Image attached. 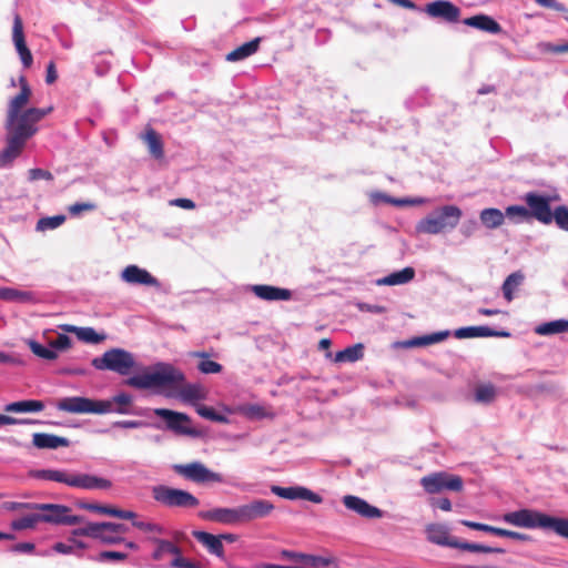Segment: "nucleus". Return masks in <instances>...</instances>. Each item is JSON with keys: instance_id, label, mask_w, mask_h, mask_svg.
Wrapping results in <instances>:
<instances>
[{"instance_id": "32", "label": "nucleus", "mask_w": 568, "mask_h": 568, "mask_svg": "<svg viewBox=\"0 0 568 568\" xmlns=\"http://www.w3.org/2000/svg\"><path fill=\"white\" fill-rule=\"evenodd\" d=\"M414 277H415V270L410 266H407L400 271L390 273L389 275H387L383 278H379L377 281V284L378 285H387V286L403 285V284L410 282Z\"/></svg>"}, {"instance_id": "10", "label": "nucleus", "mask_w": 568, "mask_h": 568, "mask_svg": "<svg viewBox=\"0 0 568 568\" xmlns=\"http://www.w3.org/2000/svg\"><path fill=\"white\" fill-rule=\"evenodd\" d=\"M420 485L428 494H438L444 489L462 491L464 483L460 476L446 471L433 473L420 479Z\"/></svg>"}, {"instance_id": "15", "label": "nucleus", "mask_w": 568, "mask_h": 568, "mask_svg": "<svg viewBox=\"0 0 568 568\" xmlns=\"http://www.w3.org/2000/svg\"><path fill=\"white\" fill-rule=\"evenodd\" d=\"M425 12L432 18H438L449 23L458 22L460 18V9L448 0L427 3Z\"/></svg>"}, {"instance_id": "40", "label": "nucleus", "mask_w": 568, "mask_h": 568, "mask_svg": "<svg viewBox=\"0 0 568 568\" xmlns=\"http://www.w3.org/2000/svg\"><path fill=\"white\" fill-rule=\"evenodd\" d=\"M363 345L356 344L349 346L335 355V362H356L363 357Z\"/></svg>"}, {"instance_id": "61", "label": "nucleus", "mask_w": 568, "mask_h": 568, "mask_svg": "<svg viewBox=\"0 0 568 568\" xmlns=\"http://www.w3.org/2000/svg\"><path fill=\"white\" fill-rule=\"evenodd\" d=\"M36 423L29 418H16L8 415L0 414V425H16V424H33Z\"/></svg>"}, {"instance_id": "34", "label": "nucleus", "mask_w": 568, "mask_h": 568, "mask_svg": "<svg viewBox=\"0 0 568 568\" xmlns=\"http://www.w3.org/2000/svg\"><path fill=\"white\" fill-rule=\"evenodd\" d=\"M480 222L487 229H497L501 226L505 222V213H503L499 209H484L479 214Z\"/></svg>"}, {"instance_id": "41", "label": "nucleus", "mask_w": 568, "mask_h": 568, "mask_svg": "<svg viewBox=\"0 0 568 568\" xmlns=\"http://www.w3.org/2000/svg\"><path fill=\"white\" fill-rule=\"evenodd\" d=\"M0 300L30 302L32 301V293L10 287H0Z\"/></svg>"}, {"instance_id": "27", "label": "nucleus", "mask_w": 568, "mask_h": 568, "mask_svg": "<svg viewBox=\"0 0 568 568\" xmlns=\"http://www.w3.org/2000/svg\"><path fill=\"white\" fill-rule=\"evenodd\" d=\"M32 444L39 449H57L59 447H68L70 442L65 437L48 433H34Z\"/></svg>"}, {"instance_id": "45", "label": "nucleus", "mask_w": 568, "mask_h": 568, "mask_svg": "<svg viewBox=\"0 0 568 568\" xmlns=\"http://www.w3.org/2000/svg\"><path fill=\"white\" fill-rule=\"evenodd\" d=\"M195 409H196V413L205 419L222 423V424H226L229 422L226 416L216 413L213 407L196 404Z\"/></svg>"}, {"instance_id": "31", "label": "nucleus", "mask_w": 568, "mask_h": 568, "mask_svg": "<svg viewBox=\"0 0 568 568\" xmlns=\"http://www.w3.org/2000/svg\"><path fill=\"white\" fill-rule=\"evenodd\" d=\"M281 556L284 559L292 560L295 562H301V564H304V565L311 566V567L327 566L329 564V560L325 559L323 557H315V556H311V555H306V554H302V552L290 551V550H283L281 552Z\"/></svg>"}, {"instance_id": "3", "label": "nucleus", "mask_w": 568, "mask_h": 568, "mask_svg": "<svg viewBox=\"0 0 568 568\" xmlns=\"http://www.w3.org/2000/svg\"><path fill=\"white\" fill-rule=\"evenodd\" d=\"M132 396L126 393L115 395L111 400L92 399L88 397H64L57 404V408L71 414H129Z\"/></svg>"}, {"instance_id": "28", "label": "nucleus", "mask_w": 568, "mask_h": 568, "mask_svg": "<svg viewBox=\"0 0 568 568\" xmlns=\"http://www.w3.org/2000/svg\"><path fill=\"white\" fill-rule=\"evenodd\" d=\"M143 142L146 144L149 153L155 160L164 159V144L161 135L153 129L148 128L142 135Z\"/></svg>"}, {"instance_id": "43", "label": "nucleus", "mask_w": 568, "mask_h": 568, "mask_svg": "<svg viewBox=\"0 0 568 568\" xmlns=\"http://www.w3.org/2000/svg\"><path fill=\"white\" fill-rule=\"evenodd\" d=\"M496 397V388L493 384H483L476 387L475 399L478 403L489 404Z\"/></svg>"}, {"instance_id": "22", "label": "nucleus", "mask_w": 568, "mask_h": 568, "mask_svg": "<svg viewBox=\"0 0 568 568\" xmlns=\"http://www.w3.org/2000/svg\"><path fill=\"white\" fill-rule=\"evenodd\" d=\"M121 277L129 284H140L146 286L159 285V282L154 276H152L146 270L140 268L136 265L126 266L122 271Z\"/></svg>"}, {"instance_id": "25", "label": "nucleus", "mask_w": 568, "mask_h": 568, "mask_svg": "<svg viewBox=\"0 0 568 568\" xmlns=\"http://www.w3.org/2000/svg\"><path fill=\"white\" fill-rule=\"evenodd\" d=\"M463 23L491 34H498L503 31L501 26L494 18L484 13L466 18Z\"/></svg>"}, {"instance_id": "51", "label": "nucleus", "mask_w": 568, "mask_h": 568, "mask_svg": "<svg viewBox=\"0 0 568 568\" xmlns=\"http://www.w3.org/2000/svg\"><path fill=\"white\" fill-rule=\"evenodd\" d=\"M79 506H80V508L85 509V510H90V511H94V513H99V514H103V515H109L112 517L115 516L116 508L112 507V506L89 504V503H81V504H79Z\"/></svg>"}, {"instance_id": "11", "label": "nucleus", "mask_w": 568, "mask_h": 568, "mask_svg": "<svg viewBox=\"0 0 568 568\" xmlns=\"http://www.w3.org/2000/svg\"><path fill=\"white\" fill-rule=\"evenodd\" d=\"M154 415L165 420L166 428L178 435L197 436L199 432L192 427V420L189 415L174 412L168 408H155Z\"/></svg>"}, {"instance_id": "4", "label": "nucleus", "mask_w": 568, "mask_h": 568, "mask_svg": "<svg viewBox=\"0 0 568 568\" xmlns=\"http://www.w3.org/2000/svg\"><path fill=\"white\" fill-rule=\"evenodd\" d=\"M505 523L516 527L523 528H541L545 530H551L558 536L568 539V519L549 516L547 514L532 510V509H520L511 513H507L503 516Z\"/></svg>"}, {"instance_id": "64", "label": "nucleus", "mask_w": 568, "mask_h": 568, "mask_svg": "<svg viewBox=\"0 0 568 568\" xmlns=\"http://www.w3.org/2000/svg\"><path fill=\"white\" fill-rule=\"evenodd\" d=\"M534 1L544 8L554 9L556 11H565L566 10L565 6L557 2L556 0H534Z\"/></svg>"}, {"instance_id": "33", "label": "nucleus", "mask_w": 568, "mask_h": 568, "mask_svg": "<svg viewBox=\"0 0 568 568\" xmlns=\"http://www.w3.org/2000/svg\"><path fill=\"white\" fill-rule=\"evenodd\" d=\"M44 408V404L41 400L28 399L13 402L6 405L4 410L8 413H34L41 412Z\"/></svg>"}, {"instance_id": "37", "label": "nucleus", "mask_w": 568, "mask_h": 568, "mask_svg": "<svg viewBox=\"0 0 568 568\" xmlns=\"http://www.w3.org/2000/svg\"><path fill=\"white\" fill-rule=\"evenodd\" d=\"M538 335H554L568 332V320H556L538 325L535 329Z\"/></svg>"}, {"instance_id": "23", "label": "nucleus", "mask_w": 568, "mask_h": 568, "mask_svg": "<svg viewBox=\"0 0 568 568\" xmlns=\"http://www.w3.org/2000/svg\"><path fill=\"white\" fill-rule=\"evenodd\" d=\"M455 336L457 338L509 337L510 333L506 331H495L488 326H468L456 329Z\"/></svg>"}, {"instance_id": "14", "label": "nucleus", "mask_w": 568, "mask_h": 568, "mask_svg": "<svg viewBox=\"0 0 568 568\" xmlns=\"http://www.w3.org/2000/svg\"><path fill=\"white\" fill-rule=\"evenodd\" d=\"M12 41L23 67L29 69L33 63V57L27 45L23 31V22L18 13H16L13 17Z\"/></svg>"}, {"instance_id": "13", "label": "nucleus", "mask_w": 568, "mask_h": 568, "mask_svg": "<svg viewBox=\"0 0 568 568\" xmlns=\"http://www.w3.org/2000/svg\"><path fill=\"white\" fill-rule=\"evenodd\" d=\"M274 510V505L266 499H254L251 503L237 506L240 524L265 518Z\"/></svg>"}, {"instance_id": "44", "label": "nucleus", "mask_w": 568, "mask_h": 568, "mask_svg": "<svg viewBox=\"0 0 568 568\" xmlns=\"http://www.w3.org/2000/svg\"><path fill=\"white\" fill-rule=\"evenodd\" d=\"M505 216L513 220L515 223L529 222V214L527 206L510 205L506 207Z\"/></svg>"}, {"instance_id": "29", "label": "nucleus", "mask_w": 568, "mask_h": 568, "mask_svg": "<svg viewBox=\"0 0 568 568\" xmlns=\"http://www.w3.org/2000/svg\"><path fill=\"white\" fill-rule=\"evenodd\" d=\"M73 473L62 469H37L30 476L38 479L55 481L71 487Z\"/></svg>"}, {"instance_id": "54", "label": "nucleus", "mask_w": 568, "mask_h": 568, "mask_svg": "<svg viewBox=\"0 0 568 568\" xmlns=\"http://www.w3.org/2000/svg\"><path fill=\"white\" fill-rule=\"evenodd\" d=\"M133 526L139 528L140 530L145 531V532H152V534H159V535H162L164 532V529L160 525H156L153 523L134 521Z\"/></svg>"}, {"instance_id": "5", "label": "nucleus", "mask_w": 568, "mask_h": 568, "mask_svg": "<svg viewBox=\"0 0 568 568\" xmlns=\"http://www.w3.org/2000/svg\"><path fill=\"white\" fill-rule=\"evenodd\" d=\"M91 365L98 371H110L121 376L136 371L134 355L124 348L108 349L101 356L94 357Z\"/></svg>"}, {"instance_id": "2", "label": "nucleus", "mask_w": 568, "mask_h": 568, "mask_svg": "<svg viewBox=\"0 0 568 568\" xmlns=\"http://www.w3.org/2000/svg\"><path fill=\"white\" fill-rule=\"evenodd\" d=\"M125 385L139 389L174 387L182 400L194 403L206 398V390L200 384H186L184 373L171 364L159 363L152 372L129 377Z\"/></svg>"}, {"instance_id": "18", "label": "nucleus", "mask_w": 568, "mask_h": 568, "mask_svg": "<svg viewBox=\"0 0 568 568\" xmlns=\"http://www.w3.org/2000/svg\"><path fill=\"white\" fill-rule=\"evenodd\" d=\"M72 534L74 536H88L91 538H95L106 545H115L124 541V539L121 536L113 532H109L103 528L98 527V525H94V523H90L85 527L74 529Z\"/></svg>"}, {"instance_id": "56", "label": "nucleus", "mask_w": 568, "mask_h": 568, "mask_svg": "<svg viewBox=\"0 0 568 568\" xmlns=\"http://www.w3.org/2000/svg\"><path fill=\"white\" fill-rule=\"evenodd\" d=\"M29 179L31 181H38V180H52L53 175L50 171L43 170V169H31L29 170Z\"/></svg>"}, {"instance_id": "16", "label": "nucleus", "mask_w": 568, "mask_h": 568, "mask_svg": "<svg viewBox=\"0 0 568 568\" xmlns=\"http://www.w3.org/2000/svg\"><path fill=\"white\" fill-rule=\"evenodd\" d=\"M271 491L278 497L290 500L304 499L314 504H321L323 501V497L321 495L302 486L281 487L273 485L271 487Z\"/></svg>"}, {"instance_id": "21", "label": "nucleus", "mask_w": 568, "mask_h": 568, "mask_svg": "<svg viewBox=\"0 0 568 568\" xmlns=\"http://www.w3.org/2000/svg\"><path fill=\"white\" fill-rule=\"evenodd\" d=\"M112 483L102 477H98L90 474L73 473L71 487L81 489H109Z\"/></svg>"}, {"instance_id": "63", "label": "nucleus", "mask_w": 568, "mask_h": 568, "mask_svg": "<svg viewBox=\"0 0 568 568\" xmlns=\"http://www.w3.org/2000/svg\"><path fill=\"white\" fill-rule=\"evenodd\" d=\"M36 546L32 542H19L13 545L10 550L13 552H23V554H31L33 552Z\"/></svg>"}, {"instance_id": "50", "label": "nucleus", "mask_w": 568, "mask_h": 568, "mask_svg": "<svg viewBox=\"0 0 568 568\" xmlns=\"http://www.w3.org/2000/svg\"><path fill=\"white\" fill-rule=\"evenodd\" d=\"M554 221L557 226L568 232V206L559 205L554 210Z\"/></svg>"}, {"instance_id": "35", "label": "nucleus", "mask_w": 568, "mask_h": 568, "mask_svg": "<svg viewBox=\"0 0 568 568\" xmlns=\"http://www.w3.org/2000/svg\"><path fill=\"white\" fill-rule=\"evenodd\" d=\"M192 356L200 358L197 369L202 374H219L223 369V366L220 363L210 359V355L205 352H194Z\"/></svg>"}, {"instance_id": "9", "label": "nucleus", "mask_w": 568, "mask_h": 568, "mask_svg": "<svg viewBox=\"0 0 568 568\" xmlns=\"http://www.w3.org/2000/svg\"><path fill=\"white\" fill-rule=\"evenodd\" d=\"M40 523L52 525H77L83 521L81 516L71 515V508L60 504H37Z\"/></svg>"}, {"instance_id": "57", "label": "nucleus", "mask_w": 568, "mask_h": 568, "mask_svg": "<svg viewBox=\"0 0 568 568\" xmlns=\"http://www.w3.org/2000/svg\"><path fill=\"white\" fill-rule=\"evenodd\" d=\"M94 525H98V527L103 528L104 530L113 534H122L125 532L126 528L123 524H115V523H94Z\"/></svg>"}, {"instance_id": "60", "label": "nucleus", "mask_w": 568, "mask_h": 568, "mask_svg": "<svg viewBox=\"0 0 568 568\" xmlns=\"http://www.w3.org/2000/svg\"><path fill=\"white\" fill-rule=\"evenodd\" d=\"M94 209H95V205L93 203H90V202L74 203V204L69 206V213L71 215H78L81 212L93 211Z\"/></svg>"}, {"instance_id": "48", "label": "nucleus", "mask_w": 568, "mask_h": 568, "mask_svg": "<svg viewBox=\"0 0 568 568\" xmlns=\"http://www.w3.org/2000/svg\"><path fill=\"white\" fill-rule=\"evenodd\" d=\"M28 345H29L31 352L40 358L53 361L58 357V354L55 351L41 345L37 341L31 339L28 342Z\"/></svg>"}, {"instance_id": "46", "label": "nucleus", "mask_w": 568, "mask_h": 568, "mask_svg": "<svg viewBox=\"0 0 568 568\" xmlns=\"http://www.w3.org/2000/svg\"><path fill=\"white\" fill-rule=\"evenodd\" d=\"M458 549L471 551V552H486V554H503L505 550L501 548H494L489 546H484L480 544H473L467 541H458Z\"/></svg>"}, {"instance_id": "12", "label": "nucleus", "mask_w": 568, "mask_h": 568, "mask_svg": "<svg viewBox=\"0 0 568 568\" xmlns=\"http://www.w3.org/2000/svg\"><path fill=\"white\" fill-rule=\"evenodd\" d=\"M525 203L528 209L529 219L548 225L554 221V211H551L550 199L546 195L528 192L525 194Z\"/></svg>"}, {"instance_id": "24", "label": "nucleus", "mask_w": 568, "mask_h": 568, "mask_svg": "<svg viewBox=\"0 0 568 568\" xmlns=\"http://www.w3.org/2000/svg\"><path fill=\"white\" fill-rule=\"evenodd\" d=\"M252 292L264 301H288L292 297L290 290L265 284L253 285Z\"/></svg>"}, {"instance_id": "8", "label": "nucleus", "mask_w": 568, "mask_h": 568, "mask_svg": "<svg viewBox=\"0 0 568 568\" xmlns=\"http://www.w3.org/2000/svg\"><path fill=\"white\" fill-rule=\"evenodd\" d=\"M173 470L183 478L195 484H221L224 481L220 473L209 469L200 462H192L189 464H175Z\"/></svg>"}, {"instance_id": "7", "label": "nucleus", "mask_w": 568, "mask_h": 568, "mask_svg": "<svg viewBox=\"0 0 568 568\" xmlns=\"http://www.w3.org/2000/svg\"><path fill=\"white\" fill-rule=\"evenodd\" d=\"M152 497L166 507L195 508L200 505V500L191 493L165 485L154 486Z\"/></svg>"}, {"instance_id": "47", "label": "nucleus", "mask_w": 568, "mask_h": 568, "mask_svg": "<svg viewBox=\"0 0 568 568\" xmlns=\"http://www.w3.org/2000/svg\"><path fill=\"white\" fill-rule=\"evenodd\" d=\"M78 338L84 343L99 344L105 341L104 334H99L92 327H80Z\"/></svg>"}, {"instance_id": "59", "label": "nucleus", "mask_w": 568, "mask_h": 568, "mask_svg": "<svg viewBox=\"0 0 568 568\" xmlns=\"http://www.w3.org/2000/svg\"><path fill=\"white\" fill-rule=\"evenodd\" d=\"M244 413L252 418H263L266 416L265 408L260 405H248L244 408Z\"/></svg>"}, {"instance_id": "20", "label": "nucleus", "mask_w": 568, "mask_h": 568, "mask_svg": "<svg viewBox=\"0 0 568 568\" xmlns=\"http://www.w3.org/2000/svg\"><path fill=\"white\" fill-rule=\"evenodd\" d=\"M427 539L436 545L457 548L458 539L450 536L448 528L442 524H430L426 527Z\"/></svg>"}, {"instance_id": "6", "label": "nucleus", "mask_w": 568, "mask_h": 568, "mask_svg": "<svg viewBox=\"0 0 568 568\" xmlns=\"http://www.w3.org/2000/svg\"><path fill=\"white\" fill-rule=\"evenodd\" d=\"M462 217V210L456 205H445L420 220L416 225L417 233L438 234L453 230Z\"/></svg>"}, {"instance_id": "52", "label": "nucleus", "mask_w": 568, "mask_h": 568, "mask_svg": "<svg viewBox=\"0 0 568 568\" xmlns=\"http://www.w3.org/2000/svg\"><path fill=\"white\" fill-rule=\"evenodd\" d=\"M126 558H128V554H125V552L114 551V550H104L98 555L97 560L101 561V562L109 561V560L124 561Z\"/></svg>"}, {"instance_id": "62", "label": "nucleus", "mask_w": 568, "mask_h": 568, "mask_svg": "<svg viewBox=\"0 0 568 568\" xmlns=\"http://www.w3.org/2000/svg\"><path fill=\"white\" fill-rule=\"evenodd\" d=\"M171 567H173V568H201L200 565L183 558L181 556V554L172 560Z\"/></svg>"}, {"instance_id": "39", "label": "nucleus", "mask_w": 568, "mask_h": 568, "mask_svg": "<svg viewBox=\"0 0 568 568\" xmlns=\"http://www.w3.org/2000/svg\"><path fill=\"white\" fill-rule=\"evenodd\" d=\"M152 541L156 545V549L152 555L154 560H161L164 554H172L175 557L181 554V549L169 540L153 538Z\"/></svg>"}, {"instance_id": "58", "label": "nucleus", "mask_w": 568, "mask_h": 568, "mask_svg": "<svg viewBox=\"0 0 568 568\" xmlns=\"http://www.w3.org/2000/svg\"><path fill=\"white\" fill-rule=\"evenodd\" d=\"M497 536H499V537H507V538H511V539H516V540H521V541L530 540V537L528 535H525V534H521V532H518V531H513V530L504 529V528H499Z\"/></svg>"}, {"instance_id": "36", "label": "nucleus", "mask_w": 568, "mask_h": 568, "mask_svg": "<svg viewBox=\"0 0 568 568\" xmlns=\"http://www.w3.org/2000/svg\"><path fill=\"white\" fill-rule=\"evenodd\" d=\"M448 336H449L448 331L437 332V333H433L429 335L414 337V338L405 342V346H407V347L427 346V345L439 343V342L446 339Z\"/></svg>"}, {"instance_id": "26", "label": "nucleus", "mask_w": 568, "mask_h": 568, "mask_svg": "<svg viewBox=\"0 0 568 568\" xmlns=\"http://www.w3.org/2000/svg\"><path fill=\"white\" fill-rule=\"evenodd\" d=\"M193 537L202 544L210 554L215 555L216 557L224 559V546L221 542V537L219 535H213L206 531L194 530L192 532Z\"/></svg>"}, {"instance_id": "53", "label": "nucleus", "mask_w": 568, "mask_h": 568, "mask_svg": "<svg viewBox=\"0 0 568 568\" xmlns=\"http://www.w3.org/2000/svg\"><path fill=\"white\" fill-rule=\"evenodd\" d=\"M37 503H17V501H6L2 504V508L8 511H16L22 509L36 510Z\"/></svg>"}, {"instance_id": "55", "label": "nucleus", "mask_w": 568, "mask_h": 568, "mask_svg": "<svg viewBox=\"0 0 568 568\" xmlns=\"http://www.w3.org/2000/svg\"><path fill=\"white\" fill-rule=\"evenodd\" d=\"M50 346L55 349H68L71 346V338L65 334H59L54 341L50 342Z\"/></svg>"}, {"instance_id": "19", "label": "nucleus", "mask_w": 568, "mask_h": 568, "mask_svg": "<svg viewBox=\"0 0 568 568\" xmlns=\"http://www.w3.org/2000/svg\"><path fill=\"white\" fill-rule=\"evenodd\" d=\"M343 504L347 509L353 510L365 518H381L383 515L379 508L369 505L366 500L357 496H344Z\"/></svg>"}, {"instance_id": "17", "label": "nucleus", "mask_w": 568, "mask_h": 568, "mask_svg": "<svg viewBox=\"0 0 568 568\" xmlns=\"http://www.w3.org/2000/svg\"><path fill=\"white\" fill-rule=\"evenodd\" d=\"M199 517L203 520L213 521L222 525L239 526L240 518L237 507L226 508L217 507L199 513Z\"/></svg>"}, {"instance_id": "42", "label": "nucleus", "mask_w": 568, "mask_h": 568, "mask_svg": "<svg viewBox=\"0 0 568 568\" xmlns=\"http://www.w3.org/2000/svg\"><path fill=\"white\" fill-rule=\"evenodd\" d=\"M40 523L38 513H32L21 518L11 521V528L13 530L33 529Z\"/></svg>"}, {"instance_id": "49", "label": "nucleus", "mask_w": 568, "mask_h": 568, "mask_svg": "<svg viewBox=\"0 0 568 568\" xmlns=\"http://www.w3.org/2000/svg\"><path fill=\"white\" fill-rule=\"evenodd\" d=\"M65 221L64 215H54V216H48L42 217L37 223V230L38 231H47V230H53L62 225Z\"/></svg>"}, {"instance_id": "1", "label": "nucleus", "mask_w": 568, "mask_h": 568, "mask_svg": "<svg viewBox=\"0 0 568 568\" xmlns=\"http://www.w3.org/2000/svg\"><path fill=\"white\" fill-rule=\"evenodd\" d=\"M20 92L10 100L7 111V145L0 153V165L12 162L22 152L27 141L38 132L37 123L52 111L45 109H22L29 103L32 95L26 77L19 78Z\"/></svg>"}, {"instance_id": "30", "label": "nucleus", "mask_w": 568, "mask_h": 568, "mask_svg": "<svg viewBox=\"0 0 568 568\" xmlns=\"http://www.w3.org/2000/svg\"><path fill=\"white\" fill-rule=\"evenodd\" d=\"M261 38L245 42L226 54V61L237 62L254 54L260 48Z\"/></svg>"}, {"instance_id": "38", "label": "nucleus", "mask_w": 568, "mask_h": 568, "mask_svg": "<svg viewBox=\"0 0 568 568\" xmlns=\"http://www.w3.org/2000/svg\"><path fill=\"white\" fill-rule=\"evenodd\" d=\"M523 281H524V274L520 271L511 273L504 281L501 290H503L504 297L508 302L513 301L514 291L523 283Z\"/></svg>"}]
</instances>
